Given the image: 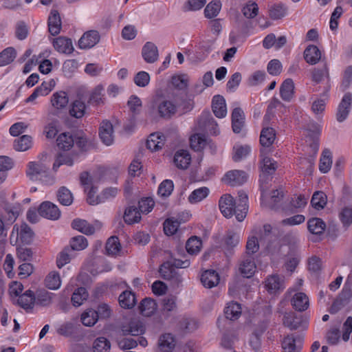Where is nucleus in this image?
Segmentation results:
<instances>
[{
    "mask_svg": "<svg viewBox=\"0 0 352 352\" xmlns=\"http://www.w3.org/2000/svg\"><path fill=\"white\" fill-rule=\"evenodd\" d=\"M26 175L32 181L39 180L49 185L54 183V177L50 174L49 166L41 161L29 162Z\"/></svg>",
    "mask_w": 352,
    "mask_h": 352,
    "instance_id": "f257e3e1",
    "label": "nucleus"
},
{
    "mask_svg": "<svg viewBox=\"0 0 352 352\" xmlns=\"http://www.w3.org/2000/svg\"><path fill=\"white\" fill-rule=\"evenodd\" d=\"M160 276L168 280L173 287H178L183 278L178 270H176L170 261L164 262L159 269Z\"/></svg>",
    "mask_w": 352,
    "mask_h": 352,
    "instance_id": "f03ea898",
    "label": "nucleus"
},
{
    "mask_svg": "<svg viewBox=\"0 0 352 352\" xmlns=\"http://www.w3.org/2000/svg\"><path fill=\"white\" fill-rule=\"evenodd\" d=\"M33 232L26 224L23 223L20 227L14 225L10 236V243L16 245L19 241L21 243L29 244L32 241Z\"/></svg>",
    "mask_w": 352,
    "mask_h": 352,
    "instance_id": "7ed1b4c3",
    "label": "nucleus"
},
{
    "mask_svg": "<svg viewBox=\"0 0 352 352\" xmlns=\"http://www.w3.org/2000/svg\"><path fill=\"white\" fill-rule=\"evenodd\" d=\"M269 154L263 155L261 153V173L260 174V182L262 184L267 183L272 178L277 168L276 162L268 156Z\"/></svg>",
    "mask_w": 352,
    "mask_h": 352,
    "instance_id": "20e7f679",
    "label": "nucleus"
},
{
    "mask_svg": "<svg viewBox=\"0 0 352 352\" xmlns=\"http://www.w3.org/2000/svg\"><path fill=\"white\" fill-rule=\"evenodd\" d=\"M276 138L275 130L271 127L263 128L261 132L260 143L261 144V153L263 155L269 154L272 151V146Z\"/></svg>",
    "mask_w": 352,
    "mask_h": 352,
    "instance_id": "39448f33",
    "label": "nucleus"
},
{
    "mask_svg": "<svg viewBox=\"0 0 352 352\" xmlns=\"http://www.w3.org/2000/svg\"><path fill=\"white\" fill-rule=\"evenodd\" d=\"M219 207L222 214L226 218L236 215V203L233 197L226 194L221 197L219 201Z\"/></svg>",
    "mask_w": 352,
    "mask_h": 352,
    "instance_id": "423d86ee",
    "label": "nucleus"
},
{
    "mask_svg": "<svg viewBox=\"0 0 352 352\" xmlns=\"http://www.w3.org/2000/svg\"><path fill=\"white\" fill-rule=\"evenodd\" d=\"M239 270L245 278H251L254 276L256 265L253 255L244 254L239 261Z\"/></svg>",
    "mask_w": 352,
    "mask_h": 352,
    "instance_id": "0eeeda50",
    "label": "nucleus"
},
{
    "mask_svg": "<svg viewBox=\"0 0 352 352\" xmlns=\"http://www.w3.org/2000/svg\"><path fill=\"white\" fill-rule=\"evenodd\" d=\"M303 343V337L298 334H290L282 341L284 352H300Z\"/></svg>",
    "mask_w": 352,
    "mask_h": 352,
    "instance_id": "6e6552de",
    "label": "nucleus"
},
{
    "mask_svg": "<svg viewBox=\"0 0 352 352\" xmlns=\"http://www.w3.org/2000/svg\"><path fill=\"white\" fill-rule=\"evenodd\" d=\"M352 105V94L346 93L338 107L336 120L339 122H344L348 117Z\"/></svg>",
    "mask_w": 352,
    "mask_h": 352,
    "instance_id": "1a4fd4ad",
    "label": "nucleus"
},
{
    "mask_svg": "<svg viewBox=\"0 0 352 352\" xmlns=\"http://www.w3.org/2000/svg\"><path fill=\"white\" fill-rule=\"evenodd\" d=\"M265 287L271 294H276L285 289V278L278 274L269 276L265 280Z\"/></svg>",
    "mask_w": 352,
    "mask_h": 352,
    "instance_id": "9d476101",
    "label": "nucleus"
},
{
    "mask_svg": "<svg viewBox=\"0 0 352 352\" xmlns=\"http://www.w3.org/2000/svg\"><path fill=\"white\" fill-rule=\"evenodd\" d=\"M248 174L243 170H232L227 172L222 180L224 183L232 186H240L248 180Z\"/></svg>",
    "mask_w": 352,
    "mask_h": 352,
    "instance_id": "9b49d317",
    "label": "nucleus"
},
{
    "mask_svg": "<svg viewBox=\"0 0 352 352\" xmlns=\"http://www.w3.org/2000/svg\"><path fill=\"white\" fill-rule=\"evenodd\" d=\"M39 214L47 219L57 220L60 217L58 206L50 201H43L38 209Z\"/></svg>",
    "mask_w": 352,
    "mask_h": 352,
    "instance_id": "f8f14e48",
    "label": "nucleus"
},
{
    "mask_svg": "<svg viewBox=\"0 0 352 352\" xmlns=\"http://www.w3.org/2000/svg\"><path fill=\"white\" fill-rule=\"evenodd\" d=\"M72 227L84 234L91 235L96 232V229L100 228L101 224L96 221L94 225H91L86 220L75 219L72 222Z\"/></svg>",
    "mask_w": 352,
    "mask_h": 352,
    "instance_id": "ddd939ff",
    "label": "nucleus"
},
{
    "mask_svg": "<svg viewBox=\"0 0 352 352\" xmlns=\"http://www.w3.org/2000/svg\"><path fill=\"white\" fill-rule=\"evenodd\" d=\"M100 34L96 30H89L85 32L78 41L80 49H90L100 41Z\"/></svg>",
    "mask_w": 352,
    "mask_h": 352,
    "instance_id": "4468645a",
    "label": "nucleus"
},
{
    "mask_svg": "<svg viewBox=\"0 0 352 352\" xmlns=\"http://www.w3.org/2000/svg\"><path fill=\"white\" fill-rule=\"evenodd\" d=\"M99 136L102 142L107 146H110L113 142V127L112 124L107 120H104L100 124L99 129Z\"/></svg>",
    "mask_w": 352,
    "mask_h": 352,
    "instance_id": "2eb2a0df",
    "label": "nucleus"
},
{
    "mask_svg": "<svg viewBox=\"0 0 352 352\" xmlns=\"http://www.w3.org/2000/svg\"><path fill=\"white\" fill-rule=\"evenodd\" d=\"M248 197L245 192L241 190L238 192L236 218L239 221H243L247 215L248 210Z\"/></svg>",
    "mask_w": 352,
    "mask_h": 352,
    "instance_id": "dca6fc26",
    "label": "nucleus"
},
{
    "mask_svg": "<svg viewBox=\"0 0 352 352\" xmlns=\"http://www.w3.org/2000/svg\"><path fill=\"white\" fill-rule=\"evenodd\" d=\"M54 49L59 53L69 54L74 51V46L70 38L59 36L53 39Z\"/></svg>",
    "mask_w": 352,
    "mask_h": 352,
    "instance_id": "f3484780",
    "label": "nucleus"
},
{
    "mask_svg": "<svg viewBox=\"0 0 352 352\" xmlns=\"http://www.w3.org/2000/svg\"><path fill=\"white\" fill-rule=\"evenodd\" d=\"M142 55L148 63H153L158 59L159 53L156 45L152 42H146L142 47Z\"/></svg>",
    "mask_w": 352,
    "mask_h": 352,
    "instance_id": "a211bd4d",
    "label": "nucleus"
},
{
    "mask_svg": "<svg viewBox=\"0 0 352 352\" xmlns=\"http://www.w3.org/2000/svg\"><path fill=\"white\" fill-rule=\"evenodd\" d=\"M162 313L166 318L171 316L177 310V298L173 296H166L162 301Z\"/></svg>",
    "mask_w": 352,
    "mask_h": 352,
    "instance_id": "6ab92c4d",
    "label": "nucleus"
},
{
    "mask_svg": "<svg viewBox=\"0 0 352 352\" xmlns=\"http://www.w3.org/2000/svg\"><path fill=\"white\" fill-rule=\"evenodd\" d=\"M157 111L160 117L170 118L176 113L177 107L173 102L163 100L158 104Z\"/></svg>",
    "mask_w": 352,
    "mask_h": 352,
    "instance_id": "aec40b11",
    "label": "nucleus"
},
{
    "mask_svg": "<svg viewBox=\"0 0 352 352\" xmlns=\"http://www.w3.org/2000/svg\"><path fill=\"white\" fill-rule=\"evenodd\" d=\"M212 111L216 117L222 118L227 115V108L224 98L220 95L214 96L212 98Z\"/></svg>",
    "mask_w": 352,
    "mask_h": 352,
    "instance_id": "412c9836",
    "label": "nucleus"
},
{
    "mask_svg": "<svg viewBox=\"0 0 352 352\" xmlns=\"http://www.w3.org/2000/svg\"><path fill=\"white\" fill-rule=\"evenodd\" d=\"M48 29L50 34L53 36L60 33L61 30V19L58 12L56 10H52L48 17Z\"/></svg>",
    "mask_w": 352,
    "mask_h": 352,
    "instance_id": "4be33fe9",
    "label": "nucleus"
},
{
    "mask_svg": "<svg viewBox=\"0 0 352 352\" xmlns=\"http://www.w3.org/2000/svg\"><path fill=\"white\" fill-rule=\"evenodd\" d=\"M51 104L52 107L57 110H61L68 104L69 98L65 91H59L54 93L51 97Z\"/></svg>",
    "mask_w": 352,
    "mask_h": 352,
    "instance_id": "5701e85b",
    "label": "nucleus"
},
{
    "mask_svg": "<svg viewBox=\"0 0 352 352\" xmlns=\"http://www.w3.org/2000/svg\"><path fill=\"white\" fill-rule=\"evenodd\" d=\"M244 113L243 110L236 107L232 113V127L234 133H239L244 126Z\"/></svg>",
    "mask_w": 352,
    "mask_h": 352,
    "instance_id": "b1692460",
    "label": "nucleus"
},
{
    "mask_svg": "<svg viewBox=\"0 0 352 352\" xmlns=\"http://www.w3.org/2000/svg\"><path fill=\"white\" fill-rule=\"evenodd\" d=\"M55 82L54 80H51L48 82H44L40 86L37 87L33 93L25 100V102H33L36 98L40 96H47L52 90Z\"/></svg>",
    "mask_w": 352,
    "mask_h": 352,
    "instance_id": "393cba45",
    "label": "nucleus"
},
{
    "mask_svg": "<svg viewBox=\"0 0 352 352\" xmlns=\"http://www.w3.org/2000/svg\"><path fill=\"white\" fill-rule=\"evenodd\" d=\"M304 58L310 65H316L321 59V52L316 45H310L304 51Z\"/></svg>",
    "mask_w": 352,
    "mask_h": 352,
    "instance_id": "a878e982",
    "label": "nucleus"
},
{
    "mask_svg": "<svg viewBox=\"0 0 352 352\" xmlns=\"http://www.w3.org/2000/svg\"><path fill=\"white\" fill-rule=\"evenodd\" d=\"M201 281L205 287L212 288L219 283V276L214 270H206L201 274Z\"/></svg>",
    "mask_w": 352,
    "mask_h": 352,
    "instance_id": "bb28decb",
    "label": "nucleus"
},
{
    "mask_svg": "<svg viewBox=\"0 0 352 352\" xmlns=\"http://www.w3.org/2000/svg\"><path fill=\"white\" fill-rule=\"evenodd\" d=\"M145 328L142 322L138 319L131 320L128 326L122 328L124 335L138 336L142 334Z\"/></svg>",
    "mask_w": 352,
    "mask_h": 352,
    "instance_id": "cd10ccee",
    "label": "nucleus"
},
{
    "mask_svg": "<svg viewBox=\"0 0 352 352\" xmlns=\"http://www.w3.org/2000/svg\"><path fill=\"white\" fill-rule=\"evenodd\" d=\"M280 95L281 98L286 102H289L294 95V83L291 78L283 81L280 87Z\"/></svg>",
    "mask_w": 352,
    "mask_h": 352,
    "instance_id": "c85d7f7f",
    "label": "nucleus"
},
{
    "mask_svg": "<svg viewBox=\"0 0 352 352\" xmlns=\"http://www.w3.org/2000/svg\"><path fill=\"white\" fill-rule=\"evenodd\" d=\"M302 318L294 312L285 313L283 318V325L290 330L298 329L302 324Z\"/></svg>",
    "mask_w": 352,
    "mask_h": 352,
    "instance_id": "c756f323",
    "label": "nucleus"
},
{
    "mask_svg": "<svg viewBox=\"0 0 352 352\" xmlns=\"http://www.w3.org/2000/svg\"><path fill=\"white\" fill-rule=\"evenodd\" d=\"M164 140L163 134L159 133H152L147 140L146 147L152 151H157L162 148L164 144Z\"/></svg>",
    "mask_w": 352,
    "mask_h": 352,
    "instance_id": "7c9ffc66",
    "label": "nucleus"
},
{
    "mask_svg": "<svg viewBox=\"0 0 352 352\" xmlns=\"http://www.w3.org/2000/svg\"><path fill=\"white\" fill-rule=\"evenodd\" d=\"M191 161L190 153L186 150H179L174 156V162L176 166L181 169H186Z\"/></svg>",
    "mask_w": 352,
    "mask_h": 352,
    "instance_id": "2f4dec72",
    "label": "nucleus"
},
{
    "mask_svg": "<svg viewBox=\"0 0 352 352\" xmlns=\"http://www.w3.org/2000/svg\"><path fill=\"white\" fill-rule=\"evenodd\" d=\"M138 309L142 315L148 317L156 311L157 303L154 300L146 298L141 301Z\"/></svg>",
    "mask_w": 352,
    "mask_h": 352,
    "instance_id": "473e14b6",
    "label": "nucleus"
},
{
    "mask_svg": "<svg viewBox=\"0 0 352 352\" xmlns=\"http://www.w3.org/2000/svg\"><path fill=\"white\" fill-rule=\"evenodd\" d=\"M35 296L32 291L28 289L21 295L17 300L18 305L24 309H32L35 302Z\"/></svg>",
    "mask_w": 352,
    "mask_h": 352,
    "instance_id": "72a5a7b5",
    "label": "nucleus"
},
{
    "mask_svg": "<svg viewBox=\"0 0 352 352\" xmlns=\"http://www.w3.org/2000/svg\"><path fill=\"white\" fill-rule=\"evenodd\" d=\"M56 142L60 149L69 150L75 143L74 136L70 133H63L57 138Z\"/></svg>",
    "mask_w": 352,
    "mask_h": 352,
    "instance_id": "f704fd0d",
    "label": "nucleus"
},
{
    "mask_svg": "<svg viewBox=\"0 0 352 352\" xmlns=\"http://www.w3.org/2000/svg\"><path fill=\"white\" fill-rule=\"evenodd\" d=\"M119 303L124 309H131L136 304V298L133 292L124 291L119 296Z\"/></svg>",
    "mask_w": 352,
    "mask_h": 352,
    "instance_id": "c9c22d12",
    "label": "nucleus"
},
{
    "mask_svg": "<svg viewBox=\"0 0 352 352\" xmlns=\"http://www.w3.org/2000/svg\"><path fill=\"white\" fill-rule=\"evenodd\" d=\"M320 133V128L317 124L313 125V129L311 128L308 129L307 138L311 141L310 143V148L314 153H316L319 148V134Z\"/></svg>",
    "mask_w": 352,
    "mask_h": 352,
    "instance_id": "e433bc0d",
    "label": "nucleus"
},
{
    "mask_svg": "<svg viewBox=\"0 0 352 352\" xmlns=\"http://www.w3.org/2000/svg\"><path fill=\"white\" fill-rule=\"evenodd\" d=\"M292 302L295 309L299 311L306 310L309 305L307 296L302 292L296 294L293 297Z\"/></svg>",
    "mask_w": 352,
    "mask_h": 352,
    "instance_id": "4c0bfd02",
    "label": "nucleus"
},
{
    "mask_svg": "<svg viewBox=\"0 0 352 352\" xmlns=\"http://www.w3.org/2000/svg\"><path fill=\"white\" fill-rule=\"evenodd\" d=\"M307 228L313 234L320 235L324 232L326 224L321 219L314 217L308 221Z\"/></svg>",
    "mask_w": 352,
    "mask_h": 352,
    "instance_id": "58836bf2",
    "label": "nucleus"
},
{
    "mask_svg": "<svg viewBox=\"0 0 352 352\" xmlns=\"http://www.w3.org/2000/svg\"><path fill=\"white\" fill-rule=\"evenodd\" d=\"M311 80L315 83H320L325 78L329 80V68L327 64H324L322 67H315L311 70Z\"/></svg>",
    "mask_w": 352,
    "mask_h": 352,
    "instance_id": "ea45409f",
    "label": "nucleus"
},
{
    "mask_svg": "<svg viewBox=\"0 0 352 352\" xmlns=\"http://www.w3.org/2000/svg\"><path fill=\"white\" fill-rule=\"evenodd\" d=\"M141 219V213L138 208L129 206L126 208L124 214V220L127 224L138 223Z\"/></svg>",
    "mask_w": 352,
    "mask_h": 352,
    "instance_id": "a19ab883",
    "label": "nucleus"
},
{
    "mask_svg": "<svg viewBox=\"0 0 352 352\" xmlns=\"http://www.w3.org/2000/svg\"><path fill=\"white\" fill-rule=\"evenodd\" d=\"M45 286L53 290L59 289L61 286V280L58 272L53 271L48 274L45 279Z\"/></svg>",
    "mask_w": 352,
    "mask_h": 352,
    "instance_id": "79ce46f5",
    "label": "nucleus"
},
{
    "mask_svg": "<svg viewBox=\"0 0 352 352\" xmlns=\"http://www.w3.org/2000/svg\"><path fill=\"white\" fill-rule=\"evenodd\" d=\"M221 2L219 0L210 1L204 9V15L208 19L216 17L221 11Z\"/></svg>",
    "mask_w": 352,
    "mask_h": 352,
    "instance_id": "37998d69",
    "label": "nucleus"
},
{
    "mask_svg": "<svg viewBox=\"0 0 352 352\" xmlns=\"http://www.w3.org/2000/svg\"><path fill=\"white\" fill-rule=\"evenodd\" d=\"M224 313L228 319L234 320L241 314V305L237 302H231L225 308Z\"/></svg>",
    "mask_w": 352,
    "mask_h": 352,
    "instance_id": "c03bdc74",
    "label": "nucleus"
},
{
    "mask_svg": "<svg viewBox=\"0 0 352 352\" xmlns=\"http://www.w3.org/2000/svg\"><path fill=\"white\" fill-rule=\"evenodd\" d=\"M104 88L102 85L96 86L91 92L88 102L92 105H99L104 102Z\"/></svg>",
    "mask_w": 352,
    "mask_h": 352,
    "instance_id": "a18cd8bd",
    "label": "nucleus"
},
{
    "mask_svg": "<svg viewBox=\"0 0 352 352\" xmlns=\"http://www.w3.org/2000/svg\"><path fill=\"white\" fill-rule=\"evenodd\" d=\"M209 189L207 187H201L194 190L188 197V201L195 204L200 202L206 198L209 194Z\"/></svg>",
    "mask_w": 352,
    "mask_h": 352,
    "instance_id": "49530a36",
    "label": "nucleus"
},
{
    "mask_svg": "<svg viewBox=\"0 0 352 352\" xmlns=\"http://www.w3.org/2000/svg\"><path fill=\"white\" fill-rule=\"evenodd\" d=\"M329 89L330 85H327L321 96L322 98H319L313 102L311 109L315 113H322L324 110Z\"/></svg>",
    "mask_w": 352,
    "mask_h": 352,
    "instance_id": "de8ad7c7",
    "label": "nucleus"
},
{
    "mask_svg": "<svg viewBox=\"0 0 352 352\" xmlns=\"http://www.w3.org/2000/svg\"><path fill=\"white\" fill-rule=\"evenodd\" d=\"M106 252L109 255H117L121 250L119 239L116 236H111L106 243Z\"/></svg>",
    "mask_w": 352,
    "mask_h": 352,
    "instance_id": "09e8293b",
    "label": "nucleus"
},
{
    "mask_svg": "<svg viewBox=\"0 0 352 352\" xmlns=\"http://www.w3.org/2000/svg\"><path fill=\"white\" fill-rule=\"evenodd\" d=\"M88 293L85 287H78L76 289L72 296V302L74 307H79L87 300Z\"/></svg>",
    "mask_w": 352,
    "mask_h": 352,
    "instance_id": "8fccbe9b",
    "label": "nucleus"
},
{
    "mask_svg": "<svg viewBox=\"0 0 352 352\" xmlns=\"http://www.w3.org/2000/svg\"><path fill=\"white\" fill-rule=\"evenodd\" d=\"M16 52L14 47H9L0 53V67L11 63L16 58Z\"/></svg>",
    "mask_w": 352,
    "mask_h": 352,
    "instance_id": "3c124183",
    "label": "nucleus"
},
{
    "mask_svg": "<svg viewBox=\"0 0 352 352\" xmlns=\"http://www.w3.org/2000/svg\"><path fill=\"white\" fill-rule=\"evenodd\" d=\"M332 165L331 153L329 150L323 151L319 164L320 172L327 173L329 171Z\"/></svg>",
    "mask_w": 352,
    "mask_h": 352,
    "instance_id": "603ef678",
    "label": "nucleus"
},
{
    "mask_svg": "<svg viewBox=\"0 0 352 352\" xmlns=\"http://www.w3.org/2000/svg\"><path fill=\"white\" fill-rule=\"evenodd\" d=\"M190 147L195 151H201L208 144L204 135L195 134L190 138Z\"/></svg>",
    "mask_w": 352,
    "mask_h": 352,
    "instance_id": "864d4df0",
    "label": "nucleus"
},
{
    "mask_svg": "<svg viewBox=\"0 0 352 352\" xmlns=\"http://www.w3.org/2000/svg\"><path fill=\"white\" fill-rule=\"evenodd\" d=\"M250 152V147L248 145H235L233 147L232 159L234 162H240L245 158Z\"/></svg>",
    "mask_w": 352,
    "mask_h": 352,
    "instance_id": "5fc2aeb1",
    "label": "nucleus"
},
{
    "mask_svg": "<svg viewBox=\"0 0 352 352\" xmlns=\"http://www.w3.org/2000/svg\"><path fill=\"white\" fill-rule=\"evenodd\" d=\"M32 144V137L24 135L14 142V148L18 151H25L28 150Z\"/></svg>",
    "mask_w": 352,
    "mask_h": 352,
    "instance_id": "6e6d98bb",
    "label": "nucleus"
},
{
    "mask_svg": "<svg viewBox=\"0 0 352 352\" xmlns=\"http://www.w3.org/2000/svg\"><path fill=\"white\" fill-rule=\"evenodd\" d=\"M57 197L58 201L63 206H70L73 203V196L72 192L66 187H61L58 192Z\"/></svg>",
    "mask_w": 352,
    "mask_h": 352,
    "instance_id": "4d7b16f0",
    "label": "nucleus"
},
{
    "mask_svg": "<svg viewBox=\"0 0 352 352\" xmlns=\"http://www.w3.org/2000/svg\"><path fill=\"white\" fill-rule=\"evenodd\" d=\"M201 240L196 236H191L186 242V248L190 254H196L201 250Z\"/></svg>",
    "mask_w": 352,
    "mask_h": 352,
    "instance_id": "13d9d810",
    "label": "nucleus"
},
{
    "mask_svg": "<svg viewBox=\"0 0 352 352\" xmlns=\"http://www.w3.org/2000/svg\"><path fill=\"white\" fill-rule=\"evenodd\" d=\"M159 346L164 352H168L175 346V340L170 333L162 336L159 340Z\"/></svg>",
    "mask_w": 352,
    "mask_h": 352,
    "instance_id": "bf43d9fd",
    "label": "nucleus"
},
{
    "mask_svg": "<svg viewBox=\"0 0 352 352\" xmlns=\"http://www.w3.org/2000/svg\"><path fill=\"white\" fill-rule=\"evenodd\" d=\"M73 251L69 248H65L58 254L56 258V265L58 268L63 267L70 262Z\"/></svg>",
    "mask_w": 352,
    "mask_h": 352,
    "instance_id": "052dcab7",
    "label": "nucleus"
},
{
    "mask_svg": "<svg viewBox=\"0 0 352 352\" xmlns=\"http://www.w3.org/2000/svg\"><path fill=\"white\" fill-rule=\"evenodd\" d=\"M311 204L317 210L323 208L327 204L326 195L321 191L315 192L312 196Z\"/></svg>",
    "mask_w": 352,
    "mask_h": 352,
    "instance_id": "680f3d73",
    "label": "nucleus"
},
{
    "mask_svg": "<svg viewBox=\"0 0 352 352\" xmlns=\"http://www.w3.org/2000/svg\"><path fill=\"white\" fill-rule=\"evenodd\" d=\"M85 103L77 100L72 103L69 113L72 117L80 118L85 115Z\"/></svg>",
    "mask_w": 352,
    "mask_h": 352,
    "instance_id": "e2e57ef3",
    "label": "nucleus"
},
{
    "mask_svg": "<svg viewBox=\"0 0 352 352\" xmlns=\"http://www.w3.org/2000/svg\"><path fill=\"white\" fill-rule=\"evenodd\" d=\"M93 348L94 352H109L111 343L106 338L99 337L95 340Z\"/></svg>",
    "mask_w": 352,
    "mask_h": 352,
    "instance_id": "0e129e2a",
    "label": "nucleus"
},
{
    "mask_svg": "<svg viewBox=\"0 0 352 352\" xmlns=\"http://www.w3.org/2000/svg\"><path fill=\"white\" fill-rule=\"evenodd\" d=\"M241 11L247 19H254L258 15V6L255 2L250 1L243 7Z\"/></svg>",
    "mask_w": 352,
    "mask_h": 352,
    "instance_id": "69168bd1",
    "label": "nucleus"
},
{
    "mask_svg": "<svg viewBox=\"0 0 352 352\" xmlns=\"http://www.w3.org/2000/svg\"><path fill=\"white\" fill-rule=\"evenodd\" d=\"M98 318L96 310L88 309L85 311L81 316V320L84 325L91 327L96 324Z\"/></svg>",
    "mask_w": 352,
    "mask_h": 352,
    "instance_id": "338daca9",
    "label": "nucleus"
},
{
    "mask_svg": "<svg viewBox=\"0 0 352 352\" xmlns=\"http://www.w3.org/2000/svg\"><path fill=\"white\" fill-rule=\"evenodd\" d=\"M174 189V184L172 180L165 179L160 184L158 188L157 193L163 197L170 196Z\"/></svg>",
    "mask_w": 352,
    "mask_h": 352,
    "instance_id": "774afa93",
    "label": "nucleus"
}]
</instances>
